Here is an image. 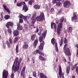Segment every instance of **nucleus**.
I'll return each instance as SVG.
<instances>
[{
	"label": "nucleus",
	"mask_w": 78,
	"mask_h": 78,
	"mask_svg": "<svg viewBox=\"0 0 78 78\" xmlns=\"http://www.w3.org/2000/svg\"><path fill=\"white\" fill-rule=\"evenodd\" d=\"M46 36V32L45 31H44L42 34V36H40L39 37V41L40 42H42L40 43V45L39 46V50H42L44 48V45L45 44V42L44 41L45 38Z\"/></svg>",
	"instance_id": "1"
},
{
	"label": "nucleus",
	"mask_w": 78,
	"mask_h": 78,
	"mask_svg": "<svg viewBox=\"0 0 78 78\" xmlns=\"http://www.w3.org/2000/svg\"><path fill=\"white\" fill-rule=\"evenodd\" d=\"M67 47H68V44L67 43L65 44L63 48V51L66 56H70V49L67 48Z\"/></svg>",
	"instance_id": "2"
},
{
	"label": "nucleus",
	"mask_w": 78,
	"mask_h": 78,
	"mask_svg": "<svg viewBox=\"0 0 78 78\" xmlns=\"http://www.w3.org/2000/svg\"><path fill=\"white\" fill-rule=\"evenodd\" d=\"M45 19V16L44 12H40V15L39 16H38L36 17V19L37 21H42L44 19Z\"/></svg>",
	"instance_id": "3"
},
{
	"label": "nucleus",
	"mask_w": 78,
	"mask_h": 78,
	"mask_svg": "<svg viewBox=\"0 0 78 78\" xmlns=\"http://www.w3.org/2000/svg\"><path fill=\"white\" fill-rule=\"evenodd\" d=\"M62 28V23H59L57 25V32L58 34H60V31Z\"/></svg>",
	"instance_id": "4"
},
{
	"label": "nucleus",
	"mask_w": 78,
	"mask_h": 78,
	"mask_svg": "<svg viewBox=\"0 0 78 78\" xmlns=\"http://www.w3.org/2000/svg\"><path fill=\"white\" fill-rule=\"evenodd\" d=\"M59 72L58 73V75L60 78H61L62 76V78H64V73H62V69L61 68V66H59Z\"/></svg>",
	"instance_id": "5"
},
{
	"label": "nucleus",
	"mask_w": 78,
	"mask_h": 78,
	"mask_svg": "<svg viewBox=\"0 0 78 78\" xmlns=\"http://www.w3.org/2000/svg\"><path fill=\"white\" fill-rule=\"evenodd\" d=\"M9 74L8 72L6 70H4L2 72V77L3 78H7V77L8 76Z\"/></svg>",
	"instance_id": "6"
},
{
	"label": "nucleus",
	"mask_w": 78,
	"mask_h": 78,
	"mask_svg": "<svg viewBox=\"0 0 78 78\" xmlns=\"http://www.w3.org/2000/svg\"><path fill=\"white\" fill-rule=\"evenodd\" d=\"M18 57H16L15 59V62L16 63L15 64V69H17L19 68V67H20V63L18 61Z\"/></svg>",
	"instance_id": "7"
},
{
	"label": "nucleus",
	"mask_w": 78,
	"mask_h": 78,
	"mask_svg": "<svg viewBox=\"0 0 78 78\" xmlns=\"http://www.w3.org/2000/svg\"><path fill=\"white\" fill-rule=\"evenodd\" d=\"M15 62H14L12 67V71H13L14 73H16V72H18V70H19V67H19L18 68H15L16 66H15Z\"/></svg>",
	"instance_id": "8"
},
{
	"label": "nucleus",
	"mask_w": 78,
	"mask_h": 78,
	"mask_svg": "<svg viewBox=\"0 0 78 78\" xmlns=\"http://www.w3.org/2000/svg\"><path fill=\"white\" fill-rule=\"evenodd\" d=\"M38 53L40 55H41V56H44V54L41 52L39 50H36V51H34V55H35V54H37Z\"/></svg>",
	"instance_id": "9"
},
{
	"label": "nucleus",
	"mask_w": 78,
	"mask_h": 78,
	"mask_svg": "<svg viewBox=\"0 0 78 78\" xmlns=\"http://www.w3.org/2000/svg\"><path fill=\"white\" fill-rule=\"evenodd\" d=\"M14 23H13L11 22H9L6 23V27L7 28H9V26H10L11 27H12Z\"/></svg>",
	"instance_id": "10"
},
{
	"label": "nucleus",
	"mask_w": 78,
	"mask_h": 78,
	"mask_svg": "<svg viewBox=\"0 0 78 78\" xmlns=\"http://www.w3.org/2000/svg\"><path fill=\"white\" fill-rule=\"evenodd\" d=\"M69 5H70V2L68 1H65L64 3V6L65 8H69Z\"/></svg>",
	"instance_id": "11"
},
{
	"label": "nucleus",
	"mask_w": 78,
	"mask_h": 78,
	"mask_svg": "<svg viewBox=\"0 0 78 78\" xmlns=\"http://www.w3.org/2000/svg\"><path fill=\"white\" fill-rule=\"evenodd\" d=\"M24 44L23 46V48L24 50H27L28 48V45L27 44V42L25 41L24 43Z\"/></svg>",
	"instance_id": "12"
},
{
	"label": "nucleus",
	"mask_w": 78,
	"mask_h": 78,
	"mask_svg": "<svg viewBox=\"0 0 78 78\" xmlns=\"http://www.w3.org/2000/svg\"><path fill=\"white\" fill-rule=\"evenodd\" d=\"M53 25L54 26V28L55 31H56V24L55 23H51V27L52 29H53Z\"/></svg>",
	"instance_id": "13"
},
{
	"label": "nucleus",
	"mask_w": 78,
	"mask_h": 78,
	"mask_svg": "<svg viewBox=\"0 0 78 78\" xmlns=\"http://www.w3.org/2000/svg\"><path fill=\"white\" fill-rule=\"evenodd\" d=\"M31 20H32L31 22L32 25H30L31 27H32V26H33V25H34V23H35V22H36V19L35 18H33V17H32Z\"/></svg>",
	"instance_id": "14"
},
{
	"label": "nucleus",
	"mask_w": 78,
	"mask_h": 78,
	"mask_svg": "<svg viewBox=\"0 0 78 78\" xmlns=\"http://www.w3.org/2000/svg\"><path fill=\"white\" fill-rule=\"evenodd\" d=\"M23 10L25 12H27V11H28V8L27 7V6L25 5H24L23 7Z\"/></svg>",
	"instance_id": "15"
},
{
	"label": "nucleus",
	"mask_w": 78,
	"mask_h": 78,
	"mask_svg": "<svg viewBox=\"0 0 78 78\" xmlns=\"http://www.w3.org/2000/svg\"><path fill=\"white\" fill-rule=\"evenodd\" d=\"M13 34L14 36H17L19 35V31L17 30H15L13 31Z\"/></svg>",
	"instance_id": "16"
},
{
	"label": "nucleus",
	"mask_w": 78,
	"mask_h": 78,
	"mask_svg": "<svg viewBox=\"0 0 78 78\" xmlns=\"http://www.w3.org/2000/svg\"><path fill=\"white\" fill-rule=\"evenodd\" d=\"M37 44H38V40H37V39H36L33 43L34 47V48H36V46Z\"/></svg>",
	"instance_id": "17"
},
{
	"label": "nucleus",
	"mask_w": 78,
	"mask_h": 78,
	"mask_svg": "<svg viewBox=\"0 0 78 78\" xmlns=\"http://www.w3.org/2000/svg\"><path fill=\"white\" fill-rule=\"evenodd\" d=\"M3 6L5 10L7 12H8V13H9H9H11L9 10L8 8H7V7L6 6H5V5H3Z\"/></svg>",
	"instance_id": "18"
},
{
	"label": "nucleus",
	"mask_w": 78,
	"mask_h": 78,
	"mask_svg": "<svg viewBox=\"0 0 78 78\" xmlns=\"http://www.w3.org/2000/svg\"><path fill=\"white\" fill-rule=\"evenodd\" d=\"M73 17L72 18V21H73L76 19V15L75 13H74L73 15Z\"/></svg>",
	"instance_id": "19"
},
{
	"label": "nucleus",
	"mask_w": 78,
	"mask_h": 78,
	"mask_svg": "<svg viewBox=\"0 0 78 78\" xmlns=\"http://www.w3.org/2000/svg\"><path fill=\"white\" fill-rule=\"evenodd\" d=\"M70 66H68L66 69V73L67 74H69L70 72Z\"/></svg>",
	"instance_id": "20"
},
{
	"label": "nucleus",
	"mask_w": 78,
	"mask_h": 78,
	"mask_svg": "<svg viewBox=\"0 0 78 78\" xmlns=\"http://www.w3.org/2000/svg\"><path fill=\"white\" fill-rule=\"evenodd\" d=\"M39 59L42 61H45V60H46L45 58L43 57L41 55H40L39 56Z\"/></svg>",
	"instance_id": "21"
},
{
	"label": "nucleus",
	"mask_w": 78,
	"mask_h": 78,
	"mask_svg": "<svg viewBox=\"0 0 78 78\" xmlns=\"http://www.w3.org/2000/svg\"><path fill=\"white\" fill-rule=\"evenodd\" d=\"M36 34L33 35L31 36V40L33 41L34 39H35V38L36 37Z\"/></svg>",
	"instance_id": "22"
},
{
	"label": "nucleus",
	"mask_w": 78,
	"mask_h": 78,
	"mask_svg": "<svg viewBox=\"0 0 78 78\" xmlns=\"http://www.w3.org/2000/svg\"><path fill=\"white\" fill-rule=\"evenodd\" d=\"M6 44L8 46V48H11V45H10V43L7 40L6 42Z\"/></svg>",
	"instance_id": "23"
},
{
	"label": "nucleus",
	"mask_w": 78,
	"mask_h": 78,
	"mask_svg": "<svg viewBox=\"0 0 78 78\" xmlns=\"http://www.w3.org/2000/svg\"><path fill=\"white\" fill-rule=\"evenodd\" d=\"M34 7V8L36 9H40V8H41L40 6L38 5H35Z\"/></svg>",
	"instance_id": "24"
},
{
	"label": "nucleus",
	"mask_w": 78,
	"mask_h": 78,
	"mask_svg": "<svg viewBox=\"0 0 78 78\" xmlns=\"http://www.w3.org/2000/svg\"><path fill=\"white\" fill-rule=\"evenodd\" d=\"M22 5V2L21 1L20 2H17L16 4L17 6H21Z\"/></svg>",
	"instance_id": "25"
},
{
	"label": "nucleus",
	"mask_w": 78,
	"mask_h": 78,
	"mask_svg": "<svg viewBox=\"0 0 78 78\" xmlns=\"http://www.w3.org/2000/svg\"><path fill=\"white\" fill-rule=\"evenodd\" d=\"M55 50L57 51V52H58V45L57 44V43H55Z\"/></svg>",
	"instance_id": "26"
},
{
	"label": "nucleus",
	"mask_w": 78,
	"mask_h": 78,
	"mask_svg": "<svg viewBox=\"0 0 78 78\" xmlns=\"http://www.w3.org/2000/svg\"><path fill=\"white\" fill-rule=\"evenodd\" d=\"M69 33H70V32H72V28L71 27H70L69 28V30H68Z\"/></svg>",
	"instance_id": "27"
},
{
	"label": "nucleus",
	"mask_w": 78,
	"mask_h": 78,
	"mask_svg": "<svg viewBox=\"0 0 78 78\" xmlns=\"http://www.w3.org/2000/svg\"><path fill=\"white\" fill-rule=\"evenodd\" d=\"M4 18L8 20V19H9L10 18V16L8 15H6L5 16Z\"/></svg>",
	"instance_id": "28"
},
{
	"label": "nucleus",
	"mask_w": 78,
	"mask_h": 78,
	"mask_svg": "<svg viewBox=\"0 0 78 78\" xmlns=\"http://www.w3.org/2000/svg\"><path fill=\"white\" fill-rule=\"evenodd\" d=\"M33 3H34V0H31L29 2V4L30 5H32Z\"/></svg>",
	"instance_id": "29"
},
{
	"label": "nucleus",
	"mask_w": 78,
	"mask_h": 78,
	"mask_svg": "<svg viewBox=\"0 0 78 78\" xmlns=\"http://www.w3.org/2000/svg\"><path fill=\"white\" fill-rule=\"evenodd\" d=\"M24 73L25 72L21 71V76H23V77H24V76H25V74H24Z\"/></svg>",
	"instance_id": "30"
},
{
	"label": "nucleus",
	"mask_w": 78,
	"mask_h": 78,
	"mask_svg": "<svg viewBox=\"0 0 78 78\" xmlns=\"http://www.w3.org/2000/svg\"><path fill=\"white\" fill-rule=\"evenodd\" d=\"M55 38H53L51 40V43L53 45H55Z\"/></svg>",
	"instance_id": "31"
},
{
	"label": "nucleus",
	"mask_w": 78,
	"mask_h": 78,
	"mask_svg": "<svg viewBox=\"0 0 78 78\" xmlns=\"http://www.w3.org/2000/svg\"><path fill=\"white\" fill-rule=\"evenodd\" d=\"M19 39V38H18V37H16L14 38V42L15 43H16L17 41V40Z\"/></svg>",
	"instance_id": "32"
},
{
	"label": "nucleus",
	"mask_w": 78,
	"mask_h": 78,
	"mask_svg": "<svg viewBox=\"0 0 78 78\" xmlns=\"http://www.w3.org/2000/svg\"><path fill=\"white\" fill-rule=\"evenodd\" d=\"M63 21H64V17H62L60 19V22H61L60 23H63Z\"/></svg>",
	"instance_id": "33"
},
{
	"label": "nucleus",
	"mask_w": 78,
	"mask_h": 78,
	"mask_svg": "<svg viewBox=\"0 0 78 78\" xmlns=\"http://www.w3.org/2000/svg\"><path fill=\"white\" fill-rule=\"evenodd\" d=\"M19 47V45L18 44L16 45V53H19V51L18 50V48Z\"/></svg>",
	"instance_id": "34"
},
{
	"label": "nucleus",
	"mask_w": 78,
	"mask_h": 78,
	"mask_svg": "<svg viewBox=\"0 0 78 78\" xmlns=\"http://www.w3.org/2000/svg\"><path fill=\"white\" fill-rule=\"evenodd\" d=\"M56 5L57 6H60L61 5V3L60 2H57L56 3Z\"/></svg>",
	"instance_id": "35"
},
{
	"label": "nucleus",
	"mask_w": 78,
	"mask_h": 78,
	"mask_svg": "<svg viewBox=\"0 0 78 78\" xmlns=\"http://www.w3.org/2000/svg\"><path fill=\"white\" fill-rule=\"evenodd\" d=\"M17 28L18 30H22L23 28L22 26H19L17 27Z\"/></svg>",
	"instance_id": "36"
},
{
	"label": "nucleus",
	"mask_w": 78,
	"mask_h": 78,
	"mask_svg": "<svg viewBox=\"0 0 78 78\" xmlns=\"http://www.w3.org/2000/svg\"><path fill=\"white\" fill-rule=\"evenodd\" d=\"M9 41L10 44H12V39H11V38H9Z\"/></svg>",
	"instance_id": "37"
},
{
	"label": "nucleus",
	"mask_w": 78,
	"mask_h": 78,
	"mask_svg": "<svg viewBox=\"0 0 78 78\" xmlns=\"http://www.w3.org/2000/svg\"><path fill=\"white\" fill-rule=\"evenodd\" d=\"M7 31L9 33H10V34H11L12 33V30H11V29H7Z\"/></svg>",
	"instance_id": "38"
},
{
	"label": "nucleus",
	"mask_w": 78,
	"mask_h": 78,
	"mask_svg": "<svg viewBox=\"0 0 78 78\" xmlns=\"http://www.w3.org/2000/svg\"><path fill=\"white\" fill-rule=\"evenodd\" d=\"M67 38L66 37H65L64 39V44H67Z\"/></svg>",
	"instance_id": "39"
},
{
	"label": "nucleus",
	"mask_w": 78,
	"mask_h": 78,
	"mask_svg": "<svg viewBox=\"0 0 78 78\" xmlns=\"http://www.w3.org/2000/svg\"><path fill=\"white\" fill-rule=\"evenodd\" d=\"M33 76L34 77H36V72H33Z\"/></svg>",
	"instance_id": "40"
},
{
	"label": "nucleus",
	"mask_w": 78,
	"mask_h": 78,
	"mask_svg": "<svg viewBox=\"0 0 78 78\" xmlns=\"http://www.w3.org/2000/svg\"><path fill=\"white\" fill-rule=\"evenodd\" d=\"M26 66H23V68L22 71L23 72H25V70H26Z\"/></svg>",
	"instance_id": "41"
},
{
	"label": "nucleus",
	"mask_w": 78,
	"mask_h": 78,
	"mask_svg": "<svg viewBox=\"0 0 78 78\" xmlns=\"http://www.w3.org/2000/svg\"><path fill=\"white\" fill-rule=\"evenodd\" d=\"M14 73H13V72H12V73L11 74V78H14Z\"/></svg>",
	"instance_id": "42"
},
{
	"label": "nucleus",
	"mask_w": 78,
	"mask_h": 78,
	"mask_svg": "<svg viewBox=\"0 0 78 78\" xmlns=\"http://www.w3.org/2000/svg\"><path fill=\"white\" fill-rule=\"evenodd\" d=\"M24 16L23 15H22V14H21L20 15V18H21V19H23V17Z\"/></svg>",
	"instance_id": "43"
},
{
	"label": "nucleus",
	"mask_w": 78,
	"mask_h": 78,
	"mask_svg": "<svg viewBox=\"0 0 78 78\" xmlns=\"http://www.w3.org/2000/svg\"><path fill=\"white\" fill-rule=\"evenodd\" d=\"M32 62L33 64L34 63L35 61H34V58H32Z\"/></svg>",
	"instance_id": "44"
},
{
	"label": "nucleus",
	"mask_w": 78,
	"mask_h": 78,
	"mask_svg": "<svg viewBox=\"0 0 78 78\" xmlns=\"http://www.w3.org/2000/svg\"><path fill=\"white\" fill-rule=\"evenodd\" d=\"M23 19H24V20L25 21H26V22H27V16H24V17H23Z\"/></svg>",
	"instance_id": "45"
},
{
	"label": "nucleus",
	"mask_w": 78,
	"mask_h": 78,
	"mask_svg": "<svg viewBox=\"0 0 78 78\" xmlns=\"http://www.w3.org/2000/svg\"><path fill=\"white\" fill-rule=\"evenodd\" d=\"M63 43V42L60 41V42L59 43V45L61 47L62 45V44Z\"/></svg>",
	"instance_id": "46"
},
{
	"label": "nucleus",
	"mask_w": 78,
	"mask_h": 78,
	"mask_svg": "<svg viewBox=\"0 0 78 78\" xmlns=\"http://www.w3.org/2000/svg\"><path fill=\"white\" fill-rule=\"evenodd\" d=\"M75 66H73V67H72L71 68V70H73L74 69H75Z\"/></svg>",
	"instance_id": "47"
},
{
	"label": "nucleus",
	"mask_w": 78,
	"mask_h": 78,
	"mask_svg": "<svg viewBox=\"0 0 78 78\" xmlns=\"http://www.w3.org/2000/svg\"><path fill=\"white\" fill-rule=\"evenodd\" d=\"M56 2H57V0H53L52 3H53L54 4H55V3H56Z\"/></svg>",
	"instance_id": "48"
},
{
	"label": "nucleus",
	"mask_w": 78,
	"mask_h": 78,
	"mask_svg": "<svg viewBox=\"0 0 78 78\" xmlns=\"http://www.w3.org/2000/svg\"><path fill=\"white\" fill-rule=\"evenodd\" d=\"M19 23L20 22V23H23V20L21 19H20V21L19 22Z\"/></svg>",
	"instance_id": "49"
},
{
	"label": "nucleus",
	"mask_w": 78,
	"mask_h": 78,
	"mask_svg": "<svg viewBox=\"0 0 78 78\" xmlns=\"http://www.w3.org/2000/svg\"><path fill=\"white\" fill-rule=\"evenodd\" d=\"M3 16H1V18L0 19V21L1 22H2V20H3Z\"/></svg>",
	"instance_id": "50"
},
{
	"label": "nucleus",
	"mask_w": 78,
	"mask_h": 78,
	"mask_svg": "<svg viewBox=\"0 0 78 78\" xmlns=\"http://www.w3.org/2000/svg\"><path fill=\"white\" fill-rule=\"evenodd\" d=\"M24 27H25V29H26V30H27V29H28V27L27 25H24Z\"/></svg>",
	"instance_id": "51"
},
{
	"label": "nucleus",
	"mask_w": 78,
	"mask_h": 78,
	"mask_svg": "<svg viewBox=\"0 0 78 78\" xmlns=\"http://www.w3.org/2000/svg\"><path fill=\"white\" fill-rule=\"evenodd\" d=\"M36 13H34L33 14V16L32 17H33V19H34V17H35V16H36Z\"/></svg>",
	"instance_id": "52"
},
{
	"label": "nucleus",
	"mask_w": 78,
	"mask_h": 78,
	"mask_svg": "<svg viewBox=\"0 0 78 78\" xmlns=\"http://www.w3.org/2000/svg\"><path fill=\"white\" fill-rule=\"evenodd\" d=\"M35 33H38L39 32V29L38 28H37V30L35 31Z\"/></svg>",
	"instance_id": "53"
},
{
	"label": "nucleus",
	"mask_w": 78,
	"mask_h": 78,
	"mask_svg": "<svg viewBox=\"0 0 78 78\" xmlns=\"http://www.w3.org/2000/svg\"><path fill=\"white\" fill-rule=\"evenodd\" d=\"M64 40V38H63V37H62L61 38V40L60 41L61 42H63V41Z\"/></svg>",
	"instance_id": "54"
},
{
	"label": "nucleus",
	"mask_w": 78,
	"mask_h": 78,
	"mask_svg": "<svg viewBox=\"0 0 78 78\" xmlns=\"http://www.w3.org/2000/svg\"><path fill=\"white\" fill-rule=\"evenodd\" d=\"M59 20H57L56 21L55 23H56V24H58V23H59Z\"/></svg>",
	"instance_id": "55"
},
{
	"label": "nucleus",
	"mask_w": 78,
	"mask_h": 78,
	"mask_svg": "<svg viewBox=\"0 0 78 78\" xmlns=\"http://www.w3.org/2000/svg\"><path fill=\"white\" fill-rule=\"evenodd\" d=\"M77 54H76V56L77 57H78V49H77Z\"/></svg>",
	"instance_id": "56"
},
{
	"label": "nucleus",
	"mask_w": 78,
	"mask_h": 78,
	"mask_svg": "<svg viewBox=\"0 0 78 78\" xmlns=\"http://www.w3.org/2000/svg\"><path fill=\"white\" fill-rule=\"evenodd\" d=\"M29 17L28 16H26V21H27V20H28L29 19Z\"/></svg>",
	"instance_id": "57"
},
{
	"label": "nucleus",
	"mask_w": 78,
	"mask_h": 78,
	"mask_svg": "<svg viewBox=\"0 0 78 78\" xmlns=\"http://www.w3.org/2000/svg\"><path fill=\"white\" fill-rule=\"evenodd\" d=\"M51 11L52 12V11H54V9L53 8H52L51 9Z\"/></svg>",
	"instance_id": "58"
},
{
	"label": "nucleus",
	"mask_w": 78,
	"mask_h": 78,
	"mask_svg": "<svg viewBox=\"0 0 78 78\" xmlns=\"http://www.w3.org/2000/svg\"><path fill=\"white\" fill-rule=\"evenodd\" d=\"M20 23L19 22L18 23V24H17V27H20Z\"/></svg>",
	"instance_id": "59"
},
{
	"label": "nucleus",
	"mask_w": 78,
	"mask_h": 78,
	"mask_svg": "<svg viewBox=\"0 0 78 78\" xmlns=\"http://www.w3.org/2000/svg\"><path fill=\"white\" fill-rule=\"evenodd\" d=\"M19 62H21L22 61V59L21 58H20L19 60Z\"/></svg>",
	"instance_id": "60"
},
{
	"label": "nucleus",
	"mask_w": 78,
	"mask_h": 78,
	"mask_svg": "<svg viewBox=\"0 0 78 78\" xmlns=\"http://www.w3.org/2000/svg\"><path fill=\"white\" fill-rule=\"evenodd\" d=\"M22 4L23 5H26V4H25V2H22Z\"/></svg>",
	"instance_id": "61"
},
{
	"label": "nucleus",
	"mask_w": 78,
	"mask_h": 78,
	"mask_svg": "<svg viewBox=\"0 0 78 78\" xmlns=\"http://www.w3.org/2000/svg\"><path fill=\"white\" fill-rule=\"evenodd\" d=\"M63 61L65 62H66V58H64Z\"/></svg>",
	"instance_id": "62"
},
{
	"label": "nucleus",
	"mask_w": 78,
	"mask_h": 78,
	"mask_svg": "<svg viewBox=\"0 0 78 78\" xmlns=\"http://www.w3.org/2000/svg\"><path fill=\"white\" fill-rule=\"evenodd\" d=\"M38 34L40 36V35H41V32H39V33H38Z\"/></svg>",
	"instance_id": "63"
},
{
	"label": "nucleus",
	"mask_w": 78,
	"mask_h": 78,
	"mask_svg": "<svg viewBox=\"0 0 78 78\" xmlns=\"http://www.w3.org/2000/svg\"><path fill=\"white\" fill-rule=\"evenodd\" d=\"M72 78H75V76L73 75L72 76Z\"/></svg>",
	"instance_id": "64"
}]
</instances>
